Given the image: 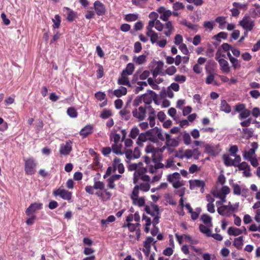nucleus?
Wrapping results in <instances>:
<instances>
[{"mask_svg": "<svg viewBox=\"0 0 260 260\" xmlns=\"http://www.w3.org/2000/svg\"><path fill=\"white\" fill-rule=\"evenodd\" d=\"M155 132V130L154 129H151L147 131L146 133H141L138 136L137 144L139 146H141L142 143L149 139L150 136H151L152 134Z\"/></svg>", "mask_w": 260, "mask_h": 260, "instance_id": "f3484780", "label": "nucleus"}, {"mask_svg": "<svg viewBox=\"0 0 260 260\" xmlns=\"http://www.w3.org/2000/svg\"><path fill=\"white\" fill-rule=\"evenodd\" d=\"M114 170H117L120 174H122L124 172V167L123 165L121 162V160L117 157L114 158L113 160Z\"/></svg>", "mask_w": 260, "mask_h": 260, "instance_id": "bb28decb", "label": "nucleus"}, {"mask_svg": "<svg viewBox=\"0 0 260 260\" xmlns=\"http://www.w3.org/2000/svg\"><path fill=\"white\" fill-rule=\"evenodd\" d=\"M93 126L91 125H87L81 129L79 134L83 138H86L87 136L91 134L93 132Z\"/></svg>", "mask_w": 260, "mask_h": 260, "instance_id": "c756f323", "label": "nucleus"}, {"mask_svg": "<svg viewBox=\"0 0 260 260\" xmlns=\"http://www.w3.org/2000/svg\"><path fill=\"white\" fill-rule=\"evenodd\" d=\"M139 129L138 127H133L129 133V137L132 139H136L139 135Z\"/></svg>", "mask_w": 260, "mask_h": 260, "instance_id": "6e6d98bb", "label": "nucleus"}, {"mask_svg": "<svg viewBox=\"0 0 260 260\" xmlns=\"http://www.w3.org/2000/svg\"><path fill=\"white\" fill-rule=\"evenodd\" d=\"M63 11L67 14V19L69 21H73L76 17V13L68 7H64Z\"/></svg>", "mask_w": 260, "mask_h": 260, "instance_id": "72a5a7b5", "label": "nucleus"}, {"mask_svg": "<svg viewBox=\"0 0 260 260\" xmlns=\"http://www.w3.org/2000/svg\"><path fill=\"white\" fill-rule=\"evenodd\" d=\"M224 164L227 166H233V160L229 155H224L223 157Z\"/></svg>", "mask_w": 260, "mask_h": 260, "instance_id": "052dcab7", "label": "nucleus"}, {"mask_svg": "<svg viewBox=\"0 0 260 260\" xmlns=\"http://www.w3.org/2000/svg\"><path fill=\"white\" fill-rule=\"evenodd\" d=\"M28 217L26 220V223L28 225H32L34 223L36 219V216L35 214L27 215Z\"/></svg>", "mask_w": 260, "mask_h": 260, "instance_id": "bf43d9fd", "label": "nucleus"}, {"mask_svg": "<svg viewBox=\"0 0 260 260\" xmlns=\"http://www.w3.org/2000/svg\"><path fill=\"white\" fill-rule=\"evenodd\" d=\"M240 25L246 31H251L254 26V21L248 15H245L239 22Z\"/></svg>", "mask_w": 260, "mask_h": 260, "instance_id": "0eeeda50", "label": "nucleus"}, {"mask_svg": "<svg viewBox=\"0 0 260 260\" xmlns=\"http://www.w3.org/2000/svg\"><path fill=\"white\" fill-rule=\"evenodd\" d=\"M248 230L250 232L258 231L260 232V224H256L255 223L251 224L248 228Z\"/></svg>", "mask_w": 260, "mask_h": 260, "instance_id": "774afa93", "label": "nucleus"}, {"mask_svg": "<svg viewBox=\"0 0 260 260\" xmlns=\"http://www.w3.org/2000/svg\"><path fill=\"white\" fill-rule=\"evenodd\" d=\"M158 31H161L164 28V25L159 20L156 21H149L148 25L146 27V35L147 37L150 38L151 42H155L156 39L157 38V35L155 31L153 30V27Z\"/></svg>", "mask_w": 260, "mask_h": 260, "instance_id": "7ed1b4c3", "label": "nucleus"}, {"mask_svg": "<svg viewBox=\"0 0 260 260\" xmlns=\"http://www.w3.org/2000/svg\"><path fill=\"white\" fill-rule=\"evenodd\" d=\"M234 7H236L237 9L246 10L247 8V5L246 4H242L237 2H234L233 3Z\"/></svg>", "mask_w": 260, "mask_h": 260, "instance_id": "e2e57ef3", "label": "nucleus"}, {"mask_svg": "<svg viewBox=\"0 0 260 260\" xmlns=\"http://www.w3.org/2000/svg\"><path fill=\"white\" fill-rule=\"evenodd\" d=\"M175 237L176 238V239L177 241L178 242L179 244H182V243L184 242H188L190 236L188 235H179L177 234H175Z\"/></svg>", "mask_w": 260, "mask_h": 260, "instance_id": "a19ab883", "label": "nucleus"}, {"mask_svg": "<svg viewBox=\"0 0 260 260\" xmlns=\"http://www.w3.org/2000/svg\"><path fill=\"white\" fill-rule=\"evenodd\" d=\"M164 27L167 29V30L165 31L164 34L167 37H170L172 34L173 30V26L172 22L170 21H168L164 25Z\"/></svg>", "mask_w": 260, "mask_h": 260, "instance_id": "58836bf2", "label": "nucleus"}, {"mask_svg": "<svg viewBox=\"0 0 260 260\" xmlns=\"http://www.w3.org/2000/svg\"><path fill=\"white\" fill-rule=\"evenodd\" d=\"M140 223H137L136 224L128 223L127 226L131 232H135V235H129V237H134L135 240H139L140 237V231L139 230Z\"/></svg>", "mask_w": 260, "mask_h": 260, "instance_id": "f8f14e48", "label": "nucleus"}, {"mask_svg": "<svg viewBox=\"0 0 260 260\" xmlns=\"http://www.w3.org/2000/svg\"><path fill=\"white\" fill-rule=\"evenodd\" d=\"M157 11L160 14V19L164 21H168L170 17L172 15V12L171 10L167 9L163 6L159 7Z\"/></svg>", "mask_w": 260, "mask_h": 260, "instance_id": "dca6fc26", "label": "nucleus"}, {"mask_svg": "<svg viewBox=\"0 0 260 260\" xmlns=\"http://www.w3.org/2000/svg\"><path fill=\"white\" fill-rule=\"evenodd\" d=\"M94 8L96 14L99 16L103 15L106 12L104 5L99 1H96L94 3Z\"/></svg>", "mask_w": 260, "mask_h": 260, "instance_id": "393cba45", "label": "nucleus"}, {"mask_svg": "<svg viewBox=\"0 0 260 260\" xmlns=\"http://www.w3.org/2000/svg\"><path fill=\"white\" fill-rule=\"evenodd\" d=\"M115 220V217L113 215H110L108 218L104 220H101V223L103 225L107 226L110 222H112Z\"/></svg>", "mask_w": 260, "mask_h": 260, "instance_id": "4d7b16f0", "label": "nucleus"}, {"mask_svg": "<svg viewBox=\"0 0 260 260\" xmlns=\"http://www.w3.org/2000/svg\"><path fill=\"white\" fill-rule=\"evenodd\" d=\"M228 37V34L225 32H220L217 35H215L213 39L217 40L218 42H220L221 39H225Z\"/></svg>", "mask_w": 260, "mask_h": 260, "instance_id": "603ef678", "label": "nucleus"}, {"mask_svg": "<svg viewBox=\"0 0 260 260\" xmlns=\"http://www.w3.org/2000/svg\"><path fill=\"white\" fill-rule=\"evenodd\" d=\"M155 241L151 237H147L143 243L144 247L142 249L143 252L146 256H148L150 252V248L152 245H154Z\"/></svg>", "mask_w": 260, "mask_h": 260, "instance_id": "ddd939ff", "label": "nucleus"}, {"mask_svg": "<svg viewBox=\"0 0 260 260\" xmlns=\"http://www.w3.org/2000/svg\"><path fill=\"white\" fill-rule=\"evenodd\" d=\"M221 111L224 112L226 113H229L231 112V107L228 104L225 100H221L220 106Z\"/></svg>", "mask_w": 260, "mask_h": 260, "instance_id": "e433bc0d", "label": "nucleus"}, {"mask_svg": "<svg viewBox=\"0 0 260 260\" xmlns=\"http://www.w3.org/2000/svg\"><path fill=\"white\" fill-rule=\"evenodd\" d=\"M202 221L208 226H212V218L208 214H205L201 216Z\"/></svg>", "mask_w": 260, "mask_h": 260, "instance_id": "c03bdc74", "label": "nucleus"}, {"mask_svg": "<svg viewBox=\"0 0 260 260\" xmlns=\"http://www.w3.org/2000/svg\"><path fill=\"white\" fill-rule=\"evenodd\" d=\"M184 143L185 145H189L191 143V137L189 133L185 132L182 136Z\"/></svg>", "mask_w": 260, "mask_h": 260, "instance_id": "5fc2aeb1", "label": "nucleus"}, {"mask_svg": "<svg viewBox=\"0 0 260 260\" xmlns=\"http://www.w3.org/2000/svg\"><path fill=\"white\" fill-rule=\"evenodd\" d=\"M37 164L32 158L25 160L24 170L26 174L31 175L36 172Z\"/></svg>", "mask_w": 260, "mask_h": 260, "instance_id": "6e6552de", "label": "nucleus"}, {"mask_svg": "<svg viewBox=\"0 0 260 260\" xmlns=\"http://www.w3.org/2000/svg\"><path fill=\"white\" fill-rule=\"evenodd\" d=\"M165 135L166 142L165 146H166V149H170V147H175L178 146L179 143L178 138H171L170 135L168 134H166Z\"/></svg>", "mask_w": 260, "mask_h": 260, "instance_id": "4be33fe9", "label": "nucleus"}, {"mask_svg": "<svg viewBox=\"0 0 260 260\" xmlns=\"http://www.w3.org/2000/svg\"><path fill=\"white\" fill-rule=\"evenodd\" d=\"M210 227L211 226H208L207 225L201 224L199 226V229L202 233L205 234L208 236H210L211 231L209 229Z\"/></svg>", "mask_w": 260, "mask_h": 260, "instance_id": "09e8293b", "label": "nucleus"}, {"mask_svg": "<svg viewBox=\"0 0 260 260\" xmlns=\"http://www.w3.org/2000/svg\"><path fill=\"white\" fill-rule=\"evenodd\" d=\"M230 188L228 186H223L221 188L214 189L212 191L213 196L220 199L216 202L218 214L222 216H230L233 212L236 211L239 208V203L232 205L230 202L228 205H223L226 202V197L230 192Z\"/></svg>", "mask_w": 260, "mask_h": 260, "instance_id": "f257e3e1", "label": "nucleus"}, {"mask_svg": "<svg viewBox=\"0 0 260 260\" xmlns=\"http://www.w3.org/2000/svg\"><path fill=\"white\" fill-rule=\"evenodd\" d=\"M142 163L132 164L128 166V170L130 171H134V183H138L139 180L141 181H150V177L146 175L147 172V168L141 167Z\"/></svg>", "mask_w": 260, "mask_h": 260, "instance_id": "f03ea898", "label": "nucleus"}, {"mask_svg": "<svg viewBox=\"0 0 260 260\" xmlns=\"http://www.w3.org/2000/svg\"><path fill=\"white\" fill-rule=\"evenodd\" d=\"M185 187H181L180 189H179L178 190H177V193L181 197V199L179 201V204L181 206V208H183L184 207V204H183V196L184 194L185 193Z\"/></svg>", "mask_w": 260, "mask_h": 260, "instance_id": "8fccbe9b", "label": "nucleus"}, {"mask_svg": "<svg viewBox=\"0 0 260 260\" xmlns=\"http://www.w3.org/2000/svg\"><path fill=\"white\" fill-rule=\"evenodd\" d=\"M121 177L120 175H114L110 176L107 179L108 186L110 189H114L115 188V185L114 182L116 180L120 179Z\"/></svg>", "mask_w": 260, "mask_h": 260, "instance_id": "2f4dec72", "label": "nucleus"}, {"mask_svg": "<svg viewBox=\"0 0 260 260\" xmlns=\"http://www.w3.org/2000/svg\"><path fill=\"white\" fill-rule=\"evenodd\" d=\"M112 149L113 152L116 154L122 155L124 154V152L122 151V145L121 142L113 143L112 145Z\"/></svg>", "mask_w": 260, "mask_h": 260, "instance_id": "f704fd0d", "label": "nucleus"}, {"mask_svg": "<svg viewBox=\"0 0 260 260\" xmlns=\"http://www.w3.org/2000/svg\"><path fill=\"white\" fill-rule=\"evenodd\" d=\"M205 152L212 155H216L218 154L221 150L219 145L206 144L205 146Z\"/></svg>", "mask_w": 260, "mask_h": 260, "instance_id": "6ab92c4d", "label": "nucleus"}, {"mask_svg": "<svg viewBox=\"0 0 260 260\" xmlns=\"http://www.w3.org/2000/svg\"><path fill=\"white\" fill-rule=\"evenodd\" d=\"M52 21L53 22V27L54 28H59L60 24L61 19L58 15H55L54 18L52 19Z\"/></svg>", "mask_w": 260, "mask_h": 260, "instance_id": "3c124183", "label": "nucleus"}, {"mask_svg": "<svg viewBox=\"0 0 260 260\" xmlns=\"http://www.w3.org/2000/svg\"><path fill=\"white\" fill-rule=\"evenodd\" d=\"M73 142L71 140L67 141L65 143L60 144L59 153L63 155H68L72 149Z\"/></svg>", "mask_w": 260, "mask_h": 260, "instance_id": "2eb2a0df", "label": "nucleus"}, {"mask_svg": "<svg viewBox=\"0 0 260 260\" xmlns=\"http://www.w3.org/2000/svg\"><path fill=\"white\" fill-rule=\"evenodd\" d=\"M140 180H139L138 183H136V185L138 186L140 190L143 192L148 191L150 188L149 182H150L151 179L150 180V181H143L144 182L143 183H140Z\"/></svg>", "mask_w": 260, "mask_h": 260, "instance_id": "473e14b6", "label": "nucleus"}, {"mask_svg": "<svg viewBox=\"0 0 260 260\" xmlns=\"http://www.w3.org/2000/svg\"><path fill=\"white\" fill-rule=\"evenodd\" d=\"M228 233L230 236H237L243 233L242 230L235 227H230L228 231Z\"/></svg>", "mask_w": 260, "mask_h": 260, "instance_id": "c9c22d12", "label": "nucleus"}, {"mask_svg": "<svg viewBox=\"0 0 260 260\" xmlns=\"http://www.w3.org/2000/svg\"><path fill=\"white\" fill-rule=\"evenodd\" d=\"M146 109L143 107L134 109L132 111V114L134 118L138 121H142L146 117Z\"/></svg>", "mask_w": 260, "mask_h": 260, "instance_id": "9b49d317", "label": "nucleus"}, {"mask_svg": "<svg viewBox=\"0 0 260 260\" xmlns=\"http://www.w3.org/2000/svg\"><path fill=\"white\" fill-rule=\"evenodd\" d=\"M166 149V146H164L161 148H155L152 145H149L145 148V151L147 153H151V157L154 159L157 155L162 153Z\"/></svg>", "mask_w": 260, "mask_h": 260, "instance_id": "9d476101", "label": "nucleus"}, {"mask_svg": "<svg viewBox=\"0 0 260 260\" xmlns=\"http://www.w3.org/2000/svg\"><path fill=\"white\" fill-rule=\"evenodd\" d=\"M158 34L157 35V38L156 39L155 42H151L152 44H156L157 46H158L160 48H164L167 44V40L166 39L162 38L160 39V40L158 41Z\"/></svg>", "mask_w": 260, "mask_h": 260, "instance_id": "a18cd8bd", "label": "nucleus"}, {"mask_svg": "<svg viewBox=\"0 0 260 260\" xmlns=\"http://www.w3.org/2000/svg\"><path fill=\"white\" fill-rule=\"evenodd\" d=\"M135 70V66L132 63H128L125 69H124L121 73L125 75L130 76L133 74Z\"/></svg>", "mask_w": 260, "mask_h": 260, "instance_id": "ea45409f", "label": "nucleus"}, {"mask_svg": "<svg viewBox=\"0 0 260 260\" xmlns=\"http://www.w3.org/2000/svg\"><path fill=\"white\" fill-rule=\"evenodd\" d=\"M147 169V172H149L151 174H154V176L153 177L151 181V183L157 182L160 179L162 174V171L157 170L156 168L153 167L152 166H148Z\"/></svg>", "mask_w": 260, "mask_h": 260, "instance_id": "4468645a", "label": "nucleus"}, {"mask_svg": "<svg viewBox=\"0 0 260 260\" xmlns=\"http://www.w3.org/2000/svg\"><path fill=\"white\" fill-rule=\"evenodd\" d=\"M166 168H171L172 170H174L176 167L174 163V160L173 158H170L166 160L165 165Z\"/></svg>", "mask_w": 260, "mask_h": 260, "instance_id": "49530a36", "label": "nucleus"}, {"mask_svg": "<svg viewBox=\"0 0 260 260\" xmlns=\"http://www.w3.org/2000/svg\"><path fill=\"white\" fill-rule=\"evenodd\" d=\"M111 115V111L107 109H104L101 113V117L103 119H106Z\"/></svg>", "mask_w": 260, "mask_h": 260, "instance_id": "0e129e2a", "label": "nucleus"}, {"mask_svg": "<svg viewBox=\"0 0 260 260\" xmlns=\"http://www.w3.org/2000/svg\"><path fill=\"white\" fill-rule=\"evenodd\" d=\"M53 194L54 196H59L62 199L67 201H70L72 196L71 192L61 188L54 190Z\"/></svg>", "mask_w": 260, "mask_h": 260, "instance_id": "1a4fd4ad", "label": "nucleus"}, {"mask_svg": "<svg viewBox=\"0 0 260 260\" xmlns=\"http://www.w3.org/2000/svg\"><path fill=\"white\" fill-rule=\"evenodd\" d=\"M251 146L252 148L250 149L243 153V156L245 160H248L251 158L256 156L255 151L258 147V145L257 143L253 142L251 143Z\"/></svg>", "mask_w": 260, "mask_h": 260, "instance_id": "a211bd4d", "label": "nucleus"}, {"mask_svg": "<svg viewBox=\"0 0 260 260\" xmlns=\"http://www.w3.org/2000/svg\"><path fill=\"white\" fill-rule=\"evenodd\" d=\"M133 60L136 64H142L146 61V55L142 54L138 56H135Z\"/></svg>", "mask_w": 260, "mask_h": 260, "instance_id": "79ce46f5", "label": "nucleus"}, {"mask_svg": "<svg viewBox=\"0 0 260 260\" xmlns=\"http://www.w3.org/2000/svg\"><path fill=\"white\" fill-rule=\"evenodd\" d=\"M203 26L206 29H208L209 30H211L214 28V23L213 21H205Z\"/></svg>", "mask_w": 260, "mask_h": 260, "instance_id": "69168bd1", "label": "nucleus"}, {"mask_svg": "<svg viewBox=\"0 0 260 260\" xmlns=\"http://www.w3.org/2000/svg\"><path fill=\"white\" fill-rule=\"evenodd\" d=\"M177 72L175 67L172 66L168 68L165 71V73L170 76L173 75Z\"/></svg>", "mask_w": 260, "mask_h": 260, "instance_id": "338daca9", "label": "nucleus"}, {"mask_svg": "<svg viewBox=\"0 0 260 260\" xmlns=\"http://www.w3.org/2000/svg\"><path fill=\"white\" fill-rule=\"evenodd\" d=\"M167 179L172 184L174 188L180 189L181 187H184L183 181L181 180L180 175L178 173L176 172L168 175Z\"/></svg>", "mask_w": 260, "mask_h": 260, "instance_id": "423d86ee", "label": "nucleus"}, {"mask_svg": "<svg viewBox=\"0 0 260 260\" xmlns=\"http://www.w3.org/2000/svg\"><path fill=\"white\" fill-rule=\"evenodd\" d=\"M142 96L143 101L146 104H150L152 102V100L155 103H156V98H157V95L156 93L153 91H150L148 93L144 94Z\"/></svg>", "mask_w": 260, "mask_h": 260, "instance_id": "aec40b11", "label": "nucleus"}, {"mask_svg": "<svg viewBox=\"0 0 260 260\" xmlns=\"http://www.w3.org/2000/svg\"><path fill=\"white\" fill-rule=\"evenodd\" d=\"M138 18V15L137 14H128L125 16V20L127 21H134Z\"/></svg>", "mask_w": 260, "mask_h": 260, "instance_id": "680f3d73", "label": "nucleus"}, {"mask_svg": "<svg viewBox=\"0 0 260 260\" xmlns=\"http://www.w3.org/2000/svg\"><path fill=\"white\" fill-rule=\"evenodd\" d=\"M43 207V204L41 203H34L29 205L25 211L26 215L34 214L36 211L41 209Z\"/></svg>", "mask_w": 260, "mask_h": 260, "instance_id": "b1692460", "label": "nucleus"}, {"mask_svg": "<svg viewBox=\"0 0 260 260\" xmlns=\"http://www.w3.org/2000/svg\"><path fill=\"white\" fill-rule=\"evenodd\" d=\"M200 154L198 148L186 149L184 151L181 149L177 152L176 156L181 159L186 158L188 159L193 158L194 159H198Z\"/></svg>", "mask_w": 260, "mask_h": 260, "instance_id": "20e7f679", "label": "nucleus"}, {"mask_svg": "<svg viewBox=\"0 0 260 260\" xmlns=\"http://www.w3.org/2000/svg\"><path fill=\"white\" fill-rule=\"evenodd\" d=\"M128 76V75L121 73L117 81L118 84L131 87V85Z\"/></svg>", "mask_w": 260, "mask_h": 260, "instance_id": "cd10ccee", "label": "nucleus"}, {"mask_svg": "<svg viewBox=\"0 0 260 260\" xmlns=\"http://www.w3.org/2000/svg\"><path fill=\"white\" fill-rule=\"evenodd\" d=\"M233 245L237 249H241L243 245V237L240 236L234 239Z\"/></svg>", "mask_w": 260, "mask_h": 260, "instance_id": "37998d69", "label": "nucleus"}, {"mask_svg": "<svg viewBox=\"0 0 260 260\" xmlns=\"http://www.w3.org/2000/svg\"><path fill=\"white\" fill-rule=\"evenodd\" d=\"M93 187L95 189H99L102 190L104 189L105 184L103 182L95 181L94 182Z\"/></svg>", "mask_w": 260, "mask_h": 260, "instance_id": "13d9d810", "label": "nucleus"}, {"mask_svg": "<svg viewBox=\"0 0 260 260\" xmlns=\"http://www.w3.org/2000/svg\"><path fill=\"white\" fill-rule=\"evenodd\" d=\"M238 169L243 171V175L246 177L251 176L250 166L246 162H242L238 165Z\"/></svg>", "mask_w": 260, "mask_h": 260, "instance_id": "a878e982", "label": "nucleus"}, {"mask_svg": "<svg viewBox=\"0 0 260 260\" xmlns=\"http://www.w3.org/2000/svg\"><path fill=\"white\" fill-rule=\"evenodd\" d=\"M220 70L224 73H229L231 72V67L228 62L224 59L219 60L218 62Z\"/></svg>", "mask_w": 260, "mask_h": 260, "instance_id": "c85d7f7f", "label": "nucleus"}, {"mask_svg": "<svg viewBox=\"0 0 260 260\" xmlns=\"http://www.w3.org/2000/svg\"><path fill=\"white\" fill-rule=\"evenodd\" d=\"M231 186L233 189V193L235 195L245 196L247 193L248 189L245 187V186H241L237 183H233Z\"/></svg>", "mask_w": 260, "mask_h": 260, "instance_id": "412c9836", "label": "nucleus"}, {"mask_svg": "<svg viewBox=\"0 0 260 260\" xmlns=\"http://www.w3.org/2000/svg\"><path fill=\"white\" fill-rule=\"evenodd\" d=\"M150 75V72L148 70H145V71H141L139 70L136 72V73L134 75V78H136V79H138V77H139V79L140 80H145Z\"/></svg>", "mask_w": 260, "mask_h": 260, "instance_id": "7c9ffc66", "label": "nucleus"}, {"mask_svg": "<svg viewBox=\"0 0 260 260\" xmlns=\"http://www.w3.org/2000/svg\"><path fill=\"white\" fill-rule=\"evenodd\" d=\"M146 212L153 217V224H156L159 222V212L158 206L151 204L145 207Z\"/></svg>", "mask_w": 260, "mask_h": 260, "instance_id": "39448f33", "label": "nucleus"}, {"mask_svg": "<svg viewBox=\"0 0 260 260\" xmlns=\"http://www.w3.org/2000/svg\"><path fill=\"white\" fill-rule=\"evenodd\" d=\"M189 182V187L191 190L197 189L198 188H201L202 192L204 190L205 182L204 181L200 180H190Z\"/></svg>", "mask_w": 260, "mask_h": 260, "instance_id": "5701e85b", "label": "nucleus"}, {"mask_svg": "<svg viewBox=\"0 0 260 260\" xmlns=\"http://www.w3.org/2000/svg\"><path fill=\"white\" fill-rule=\"evenodd\" d=\"M132 200L135 205H138L140 207L144 206L145 203V200L143 197L134 198V199H132Z\"/></svg>", "mask_w": 260, "mask_h": 260, "instance_id": "de8ad7c7", "label": "nucleus"}, {"mask_svg": "<svg viewBox=\"0 0 260 260\" xmlns=\"http://www.w3.org/2000/svg\"><path fill=\"white\" fill-rule=\"evenodd\" d=\"M68 115L71 118H75L77 117L78 113L77 110L73 107H70L67 110Z\"/></svg>", "mask_w": 260, "mask_h": 260, "instance_id": "864d4df0", "label": "nucleus"}, {"mask_svg": "<svg viewBox=\"0 0 260 260\" xmlns=\"http://www.w3.org/2000/svg\"><path fill=\"white\" fill-rule=\"evenodd\" d=\"M126 93L127 89L123 86H120L118 89L113 91V94L118 98L125 95Z\"/></svg>", "mask_w": 260, "mask_h": 260, "instance_id": "4c0bfd02", "label": "nucleus"}]
</instances>
